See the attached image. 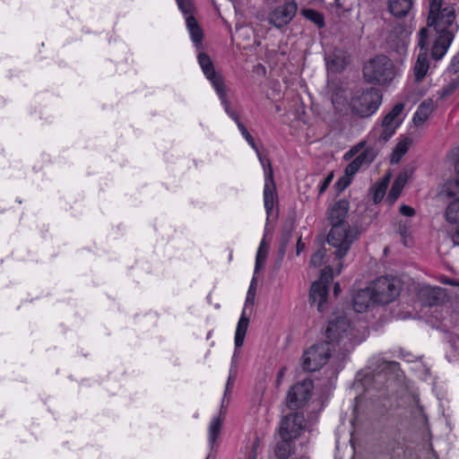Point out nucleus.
Here are the masks:
<instances>
[{
  "label": "nucleus",
  "mask_w": 459,
  "mask_h": 459,
  "mask_svg": "<svg viewBox=\"0 0 459 459\" xmlns=\"http://www.w3.org/2000/svg\"><path fill=\"white\" fill-rule=\"evenodd\" d=\"M197 60L204 76L212 83L215 91L226 86L223 77L215 71L213 62L207 54L199 53Z\"/></svg>",
  "instance_id": "ddd939ff"
},
{
  "label": "nucleus",
  "mask_w": 459,
  "mask_h": 459,
  "mask_svg": "<svg viewBox=\"0 0 459 459\" xmlns=\"http://www.w3.org/2000/svg\"><path fill=\"white\" fill-rule=\"evenodd\" d=\"M338 266H339V268H338L337 273H340L341 270H342V263H339Z\"/></svg>",
  "instance_id": "864d4df0"
},
{
  "label": "nucleus",
  "mask_w": 459,
  "mask_h": 459,
  "mask_svg": "<svg viewBox=\"0 0 459 459\" xmlns=\"http://www.w3.org/2000/svg\"><path fill=\"white\" fill-rule=\"evenodd\" d=\"M267 163L269 165V172H266V180H264V208L269 213L273 208L276 190L271 161L267 160Z\"/></svg>",
  "instance_id": "dca6fc26"
},
{
  "label": "nucleus",
  "mask_w": 459,
  "mask_h": 459,
  "mask_svg": "<svg viewBox=\"0 0 459 459\" xmlns=\"http://www.w3.org/2000/svg\"><path fill=\"white\" fill-rule=\"evenodd\" d=\"M400 212L404 216L411 217L414 215L415 211L412 207L403 204L400 207Z\"/></svg>",
  "instance_id": "a19ab883"
},
{
  "label": "nucleus",
  "mask_w": 459,
  "mask_h": 459,
  "mask_svg": "<svg viewBox=\"0 0 459 459\" xmlns=\"http://www.w3.org/2000/svg\"><path fill=\"white\" fill-rule=\"evenodd\" d=\"M332 102L337 112H343L346 108V97L343 92L336 91L333 94Z\"/></svg>",
  "instance_id": "c756f323"
},
{
  "label": "nucleus",
  "mask_w": 459,
  "mask_h": 459,
  "mask_svg": "<svg viewBox=\"0 0 459 459\" xmlns=\"http://www.w3.org/2000/svg\"><path fill=\"white\" fill-rule=\"evenodd\" d=\"M363 76L370 83L387 84L395 76L394 63L385 56H377L364 65Z\"/></svg>",
  "instance_id": "39448f33"
},
{
  "label": "nucleus",
  "mask_w": 459,
  "mask_h": 459,
  "mask_svg": "<svg viewBox=\"0 0 459 459\" xmlns=\"http://www.w3.org/2000/svg\"><path fill=\"white\" fill-rule=\"evenodd\" d=\"M445 187L446 195L454 198L445 210V219L452 224L459 223V191H455L452 184H446Z\"/></svg>",
  "instance_id": "2eb2a0df"
},
{
  "label": "nucleus",
  "mask_w": 459,
  "mask_h": 459,
  "mask_svg": "<svg viewBox=\"0 0 459 459\" xmlns=\"http://www.w3.org/2000/svg\"><path fill=\"white\" fill-rule=\"evenodd\" d=\"M416 410H417V411H418L419 413H421V412H422V410H421V408H420V407H418Z\"/></svg>",
  "instance_id": "5fc2aeb1"
},
{
  "label": "nucleus",
  "mask_w": 459,
  "mask_h": 459,
  "mask_svg": "<svg viewBox=\"0 0 459 459\" xmlns=\"http://www.w3.org/2000/svg\"><path fill=\"white\" fill-rule=\"evenodd\" d=\"M349 62V56L343 50H334L326 57L327 68L333 72H340L344 69Z\"/></svg>",
  "instance_id": "6ab92c4d"
},
{
  "label": "nucleus",
  "mask_w": 459,
  "mask_h": 459,
  "mask_svg": "<svg viewBox=\"0 0 459 459\" xmlns=\"http://www.w3.org/2000/svg\"><path fill=\"white\" fill-rule=\"evenodd\" d=\"M186 28L190 33L192 41L198 48L203 40V30L199 26L197 21L193 15L186 16Z\"/></svg>",
  "instance_id": "4be33fe9"
},
{
  "label": "nucleus",
  "mask_w": 459,
  "mask_h": 459,
  "mask_svg": "<svg viewBox=\"0 0 459 459\" xmlns=\"http://www.w3.org/2000/svg\"><path fill=\"white\" fill-rule=\"evenodd\" d=\"M394 32L395 33L399 32V34H400V46L402 48H404L405 47L404 39L408 36V31L399 26V27H396L392 33H394Z\"/></svg>",
  "instance_id": "ea45409f"
},
{
  "label": "nucleus",
  "mask_w": 459,
  "mask_h": 459,
  "mask_svg": "<svg viewBox=\"0 0 459 459\" xmlns=\"http://www.w3.org/2000/svg\"><path fill=\"white\" fill-rule=\"evenodd\" d=\"M303 246H304V245L301 243V240L299 239V240L298 241V244H297V253H298V254L300 252V250H301V248L303 247Z\"/></svg>",
  "instance_id": "8fccbe9b"
},
{
  "label": "nucleus",
  "mask_w": 459,
  "mask_h": 459,
  "mask_svg": "<svg viewBox=\"0 0 459 459\" xmlns=\"http://www.w3.org/2000/svg\"><path fill=\"white\" fill-rule=\"evenodd\" d=\"M237 126H238V130L240 131L241 134L243 135V137L246 139V141L248 143V144L252 147V149L255 152H257L258 148L255 143V140L252 137V135L248 133L247 128L244 126V125L241 122H239L238 124H237Z\"/></svg>",
  "instance_id": "473e14b6"
},
{
  "label": "nucleus",
  "mask_w": 459,
  "mask_h": 459,
  "mask_svg": "<svg viewBox=\"0 0 459 459\" xmlns=\"http://www.w3.org/2000/svg\"><path fill=\"white\" fill-rule=\"evenodd\" d=\"M207 459H209V458H207Z\"/></svg>",
  "instance_id": "4d7b16f0"
},
{
  "label": "nucleus",
  "mask_w": 459,
  "mask_h": 459,
  "mask_svg": "<svg viewBox=\"0 0 459 459\" xmlns=\"http://www.w3.org/2000/svg\"><path fill=\"white\" fill-rule=\"evenodd\" d=\"M388 184V179H385L383 182L379 183L376 187L374 191V201L375 203L380 202L386 191Z\"/></svg>",
  "instance_id": "2f4dec72"
},
{
  "label": "nucleus",
  "mask_w": 459,
  "mask_h": 459,
  "mask_svg": "<svg viewBox=\"0 0 459 459\" xmlns=\"http://www.w3.org/2000/svg\"><path fill=\"white\" fill-rule=\"evenodd\" d=\"M404 108L403 103H397L391 111L384 117L379 129V141L387 142L395 133L396 129L402 123L399 116Z\"/></svg>",
  "instance_id": "9d476101"
},
{
  "label": "nucleus",
  "mask_w": 459,
  "mask_h": 459,
  "mask_svg": "<svg viewBox=\"0 0 459 459\" xmlns=\"http://www.w3.org/2000/svg\"><path fill=\"white\" fill-rule=\"evenodd\" d=\"M266 258V250L264 248V242L261 243L255 259V270L257 271L260 266L264 263Z\"/></svg>",
  "instance_id": "f704fd0d"
},
{
  "label": "nucleus",
  "mask_w": 459,
  "mask_h": 459,
  "mask_svg": "<svg viewBox=\"0 0 459 459\" xmlns=\"http://www.w3.org/2000/svg\"><path fill=\"white\" fill-rule=\"evenodd\" d=\"M249 325V318L246 316L245 309L243 310L240 318L238 322L236 333H235V338L234 342L236 348H239L243 345L245 336L248 328Z\"/></svg>",
  "instance_id": "412c9836"
},
{
  "label": "nucleus",
  "mask_w": 459,
  "mask_h": 459,
  "mask_svg": "<svg viewBox=\"0 0 459 459\" xmlns=\"http://www.w3.org/2000/svg\"><path fill=\"white\" fill-rule=\"evenodd\" d=\"M406 182L405 176L399 175L392 185L390 192L387 195V200L390 203H394L399 197Z\"/></svg>",
  "instance_id": "bb28decb"
},
{
  "label": "nucleus",
  "mask_w": 459,
  "mask_h": 459,
  "mask_svg": "<svg viewBox=\"0 0 459 459\" xmlns=\"http://www.w3.org/2000/svg\"><path fill=\"white\" fill-rule=\"evenodd\" d=\"M382 95L377 89L356 90L351 94L349 106L351 112L359 117H368L378 109Z\"/></svg>",
  "instance_id": "20e7f679"
},
{
  "label": "nucleus",
  "mask_w": 459,
  "mask_h": 459,
  "mask_svg": "<svg viewBox=\"0 0 459 459\" xmlns=\"http://www.w3.org/2000/svg\"><path fill=\"white\" fill-rule=\"evenodd\" d=\"M247 459H254V456H252L251 458H247Z\"/></svg>",
  "instance_id": "6e6d98bb"
},
{
  "label": "nucleus",
  "mask_w": 459,
  "mask_h": 459,
  "mask_svg": "<svg viewBox=\"0 0 459 459\" xmlns=\"http://www.w3.org/2000/svg\"><path fill=\"white\" fill-rule=\"evenodd\" d=\"M397 366H398V363L394 362V361L385 362V368L394 369Z\"/></svg>",
  "instance_id": "49530a36"
},
{
  "label": "nucleus",
  "mask_w": 459,
  "mask_h": 459,
  "mask_svg": "<svg viewBox=\"0 0 459 459\" xmlns=\"http://www.w3.org/2000/svg\"><path fill=\"white\" fill-rule=\"evenodd\" d=\"M304 427V416L299 412L290 413L281 420L279 429L281 439L298 437Z\"/></svg>",
  "instance_id": "9b49d317"
},
{
  "label": "nucleus",
  "mask_w": 459,
  "mask_h": 459,
  "mask_svg": "<svg viewBox=\"0 0 459 459\" xmlns=\"http://www.w3.org/2000/svg\"><path fill=\"white\" fill-rule=\"evenodd\" d=\"M375 302L377 304H388L394 301L402 290V282L395 277H379L370 287Z\"/></svg>",
  "instance_id": "423d86ee"
},
{
  "label": "nucleus",
  "mask_w": 459,
  "mask_h": 459,
  "mask_svg": "<svg viewBox=\"0 0 459 459\" xmlns=\"http://www.w3.org/2000/svg\"><path fill=\"white\" fill-rule=\"evenodd\" d=\"M433 111V102L431 100H424L417 108L413 122L415 125H420L425 122Z\"/></svg>",
  "instance_id": "b1692460"
},
{
  "label": "nucleus",
  "mask_w": 459,
  "mask_h": 459,
  "mask_svg": "<svg viewBox=\"0 0 459 459\" xmlns=\"http://www.w3.org/2000/svg\"><path fill=\"white\" fill-rule=\"evenodd\" d=\"M325 333L328 342L313 344L304 351L301 357L304 371L314 372L326 365L331 357L333 342L345 351H350L362 339L359 331L345 317L330 321Z\"/></svg>",
  "instance_id": "f257e3e1"
},
{
  "label": "nucleus",
  "mask_w": 459,
  "mask_h": 459,
  "mask_svg": "<svg viewBox=\"0 0 459 459\" xmlns=\"http://www.w3.org/2000/svg\"><path fill=\"white\" fill-rule=\"evenodd\" d=\"M256 152V155L258 157V160L264 169V180H266V172H269V165L267 163V160L270 161V160L266 157H264L262 156V154L260 153L259 150H257Z\"/></svg>",
  "instance_id": "4c0bfd02"
},
{
  "label": "nucleus",
  "mask_w": 459,
  "mask_h": 459,
  "mask_svg": "<svg viewBox=\"0 0 459 459\" xmlns=\"http://www.w3.org/2000/svg\"><path fill=\"white\" fill-rule=\"evenodd\" d=\"M301 13L307 20L314 22L318 28H323L325 26V19L323 14L320 13L312 9H304Z\"/></svg>",
  "instance_id": "c85d7f7f"
},
{
  "label": "nucleus",
  "mask_w": 459,
  "mask_h": 459,
  "mask_svg": "<svg viewBox=\"0 0 459 459\" xmlns=\"http://www.w3.org/2000/svg\"><path fill=\"white\" fill-rule=\"evenodd\" d=\"M428 35L429 30L427 28H422L419 32L418 47L420 48V53L413 67V74L417 82L421 81L425 77L429 67L427 48Z\"/></svg>",
  "instance_id": "1a4fd4ad"
},
{
  "label": "nucleus",
  "mask_w": 459,
  "mask_h": 459,
  "mask_svg": "<svg viewBox=\"0 0 459 459\" xmlns=\"http://www.w3.org/2000/svg\"><path fill=\"white\" fill-rule=\"evenodd\" d=\"M325 255V249H318L312 255L310 258V264L315 267L320 266L323 264Z\"/></svg>",
  "instance_id": "72a5a7b5"
},
{
  "label": "nucleus",
  "mask_w": 459,
  "mask_h": 459,
  "mask_svg": "<svg viewBox=\"0 0 459 459\" xmlns=\"http://www.w3.org/2000/svg\"><path fill=\"white\" fill-rule=\"evenodd\" d=\"M363 143H359V144H357L353 149H351V151H349L348 152L345 153V159H349L350 157L353 156L355 153H357L359 152V150L363 146Z\"/></svg>",
  "instance_id": "79ce46f5"
},
{
  "label": "nucleus",
  "mask_w": 459,
  "mask_h": 459,
  "mask_svg": "<svg viewBox=\"0 0 459 459\" xmlns=\"http://www.w3.org/2000/svg\"><path fill=\"white\" fill-rule=\"evenodd\" d=\"M339 291H340V284L339 283H335L334 287H333L334 295H338Z\"/></svg>",
  "instance_id": "09e8293b"
},
{
  "label": "nucleus",
  "mask_w": 459,
  "mask_h": 459,
  "mask_svg": "<svg viewBox=\"0 0 459 459\" xmlns=\"http://www.w3.org/2000/svg\"><path fill=\"white\" fill-rule=\"evenodd\" d=\"M224 407V400L222 401L221 406V411L220 415L218 417L213 418L209 425V442L212 446H213V443L217 440L221 434L222 422H223V416H222V409Z\"/></svg>",
  "instance_id": "5701e85b"
},
{
  "label": "nucleus",
  "mask_w": 459,
  "mask_h": 459,
  "mask_svg": "<svg viewBox=\"0 0 459 459\" xmlns=\"http://www.w3.org/2000/svg\"><path fill=\"white\" fill-rule=\"evenodd\" d=\"M350 179H344V185H343V187L344 188L345 186H347L349 184H350Z\"/></svg>",
  "instance_id": "603ef678"
},
{
  "label": "nucleus",
  "mask_w": 459,
  "mask_h": 459,
  "mask_svg": "<svg viewBox=\"0 0 459 459\" xmlns=\"http://www.w3.org/2000/svg\"><path fill=\"white\" fill-rule=\"evenodd\" d=\"M413 5V0H388L390 13L396 17L406 16Z\"/></svg>",
  "instance_id": "aec40b11"
},
{
  "label": "nucleus",
  "mask_w": 459,
  "mask_h": 459,
  "mask_svg": "<svg viewBox=\"0 0 459 459\" xmlns=\"http://www.w3.org/2000/svg\"><path fill=\"white\" fill-rule=\"evenodd\" d=\"M298 10L295 2H287L269 13V22L276 28H281L291 22Z\"/></svg>",
  "instance_id": "f8f14e48"
},
{
  "label": "nucleus",
  "mask_w": 459,
  "mask_h": 459,
  "mask_svg": "<svg viewBox=\"0 0 459 459\" xmlns=\"http://www.w3.org/2000/svg\"><path fill=\"white\" fill-rule=\"evenodd\" d=\"M332 280L333 269L331 266H327L322 271L319 280L314 281L311 285L309 299L311 304H316L319 312H323L325 309L328 287Z\"/></svg>",
  "instance_id": "0eeeda50"
},
{
  "label": "nucleus",
  "mask_w": 459,
  "mask_h": 459,
  "mask_svg": "<svg viewBox=\"0 0 459 459\" xmlns=\"http://www.w3.org/2000/svg\"><path fill=\"white\" fill-rule=\"evenodd\" d=\"M443 282L449 285H455V281L452 280H443Z\"/></svg>",
  "instance_id": "3c124183"
},
{
  "label": "nucleus",
  "mask_w": 459,
  "mask_h": 459,
  "mask_svg": "<svg viewBox=\"0 0 459 459\" xmlns=\"http://www.w3.org/2000/svg\"><path fill=\"white\" fill-rule=\"evenodd\" d=\"M375 302L374 294L370 288L359 290L353 297V309L357 313H362Z\"/></svg>",
  "instance_id": "f3484780"
},
{
  "label": "nucleus",
  "mask_w": 459,
  "mask_h": 459,
  "mask_svg": "<svg viewBox=\"0 0 459 459\" xmlns=\"http://www.w3.org/2000/svg\"><path fill=\"white\" fill-rule=\"evenodd\" d=\"M455 20V9L452 6L444 7L440 14L429 13L428 26H433L438 33L431 50L432 57L436 60L441 59L446 55L454 39L455 33L458 30Z\"/></svg>",
  "instance_id": "7ed1b4c3"
},
{
  "label": "nucleus",
  "mask_w": 459,
  "mask_h": 459,
  "mask_svg": "<svg viewBox=\"0 0 459 459\" xmlns=\"http://www.w3.org/2000/svg\"><path fill=\"white\" fill-rule=\"evenodd\" d=\"M455 174L456 178L454 182H447L446 184H452V187L454 186H459V160L455 163Z\"/></svg>",
  "instance_id": "37998d69"
},
{
  "label": "nucleus",
  "mask_w": 459,
  "mask_h": 459,
  "mask_svg": "<svg viewBox=\"0 0 459 459\" xmlns=\"http://www.w3.org/2000/svg\"><path fill=\"white\" fill-rule=\"evenodd\" d=\"M292 439H281L275 448V455L279 459H287L290 456L293 451V447L291 445Z\"/></svg>",
  "instance_id": "cd10ccee"
},
{
  "label": "nucleus",
  "mask_w": 459,
  "mask_h": 459,
  "mask_svg": "<svg viewBox=\"0 0 459 459\" xmlns=\"http://www.w3.org/2000/svg\"><path fill=\"white\" fill-rule=\"evenodd\" d=\"M452 241L455 245L459 246V225L452 234Z\"/></svg>",
  "instance_id": "c03bdc74"
},
{
  "label": "nucleus",
  "mask_w": 459,
  "mask_h": 459,
  "mask_svg": "<svg viewBox=\"0 0 459 459\" xmlns=\"http://www.w3.org/2000/svg\"><path fill=\"white\" fill-rule=\"evenodd\" d=\"M180 11L186 16L193 15L194 4L192 0H176Z\"/></svg>",
  "instance_id": "7c9ffc66"
},
{
  "label": "nucleus",
  "mask_w": 459,
  "mask_h": 459,
  "mask_svg": "<svg viewBox=\"0 0 459 459\" xmlns=\"http://www.w3.org/2000/svg\"><path fill=\"white\" fill-rule=\"evenodd\" d=\"M233 381H234L233 377L231 376H230L229 378H228V381H227V385H226V388H225V393H224V397L230 392V388L231 385L233 384Z\"/></svg>",
  "instance_id": "a18cd8bd"
},
{
  "label": "nucleus",
  "mask_w": 459,
  "mask_h": 459,
  "mask_svg": "<svg viewBox=\"0 0 459 459\" xmlns=\"http://www.w3.org/2000/svg\"><path fill=\"white\" fill-rule=\"evenodd\" d=\"M429 13H435V14L441 13L442 10L444 9V8H442L443 0H429Z\"/></svg>",
  "instance_id": "c9c22d12"
},
{
  "label": "nucleus",
  "mask_w": 459,
  "mask_h": 459,
  "mask_svg": "<svg viewBox=\"0 0 459 459\" xmlns=\"http://www.w3.org/2000/svg\"><path fill=\"white\" fill-rule=\"evenodd\" d=\"M377 156L374 148L368 147L359 153L345 169L346 177L352 178L362 167H367L373 162Z\"/></svg>",
  "instance_id": "4468645a"
},
{
  "label": "nucleus",
  "mask_w": 459,
  "mask_h": 459,
  "mask_svg": "<svg viewBox=\"0 0 459 459\" xmlns=\"http://www.w3.org/2000/svg\"><path fill=\"white\" fill-rule=\"evenodd\" d=\"M227 86L220 89V90H217L215 91L216 93L218 94V97L221 102V105L226 112V114L236 123V124H238L240 122L239 120V117L238 115L237 112H235L231 108H230V103L229 101V100L227 99Z\"/></svg>",
  "instance_id": "393cba45"
},
{
  "label": "nucleus",
  "mask_w": 459,
  "mask_h": 459,
  "mask_svg": "<svg viewBox=\"0 0 459 459\" xmlns=\"http://www.w3.org/2000/svg\"><path fill=\"white\" fill-rule=\"evenodd\" d=\"M349 210V202L344 199L336 201L328 210L327 221L330 230L326 241L335 249L334 255L339 260L347 255L359 237L358 230L347 221Z\"/></svg>",
  "instance_id": "f03ea898"
},
{
  "label": "nucleus",
  "mask_w": 459,
  "mask_h": 459,
  "mask_svg": "<svg viewBox=\"0 0 459 459\" xmlns=\"http://www.w3.org/2000/svg\"><path fill=\"white\" fill-rule=\"evenodd\" d=\"M284 371H285V368H282L280 369V371L278 372V383L281 382V378L283 377L284 375Z\"/></svg>",
  "instance_id": "de8ad7c7"
},
{
  "label": "nucleus",
  "mask_w": 459,
  "mask_h": 459,
  "mask_svg": "<svg viewBox=\"0 0 459 459\" xmlns=\"http://www.w3.org/2000/svg\"><path fill=\"white\" fill-rule=\"evenodd\" d=\"M412 143V140L409 137H405L401 140L393 151L391 162L398 163L402 157L408 152L409 147Z\"/></svg>",
  "instance_id": "a878e982"
},
{
  "label": "nucleus",
  "mask_w": 459,
  "mask_h": 459,
  "mask_svg": "<svg viewBox=\"0 0 459 459\" xmlns=\"http://www.w3.org/2000/svg\"><path fill=\"white\" fill-rule=\"evenodd\" d=\"M260 446V440H259V437H256L251 446H250V451L247 455V458H251L252 456H254V459H256V456H257V449Z\"/></svg>",
  "instance_id": "e433bc0d"
},
{
  "label": "nucleus",
  "mask_w": 459,
  "mask_h": 459,
  "mask_svg": "<svg viewBox=\"0 0 459 459\" xmlns=\"http://www.w3.org/2000/svg\"><path fill=\"white\" fill-rule=\"evenodd\" d=\"M333 173H331L324 178L323 182L321 183V185L319 186V195H321L327 189V187L329 186V185L331 184V182L333 180Z\"/></svg>",
  "instance_id": "58836bf2"
},
{
  "label": "nucleus",
  "mask_w": 459,
  "mask_h": 459,
  "mask_svg": "<svg viewBox=\"0 0 459 459\" xmlns=\"http://www.w3.org/2000/svg\"><path fill=\"white\" fill-rule=\"evenodd\" d=\"M313 388V381L310 378H306L294 385L288 392V407L294 410L303 406L310 399Z\"/></svg>",
  "instance_id": "6e6552de"
},
{
  "label": "nucleus",
  "mask_w": 459,
  "mask_h": 459,
  "mask_svg": "<svg viewBox=\"0 0 459 459\" xmlns=\"http://www.w3.org/2000/svg\"><path fill=\"white\" fill-rule=\"evenodd\" d=\"M444 290L439 287L426 286L420 291L422 303L427 306L437 305L444 298Z\"/></svg>",
  "instance_id": "a211bd4d"
}]
</instances>
